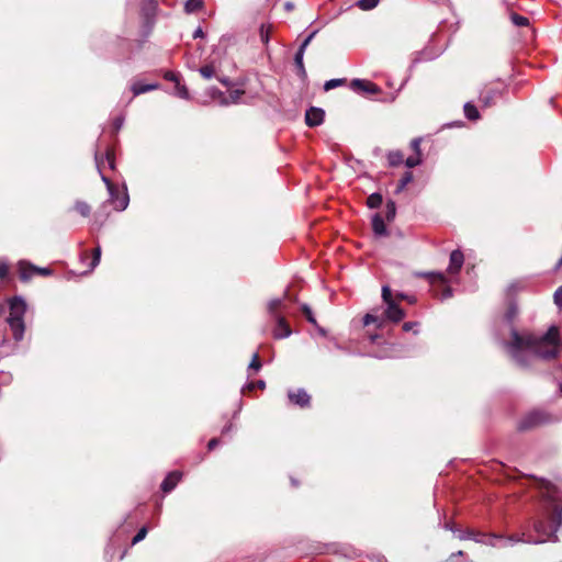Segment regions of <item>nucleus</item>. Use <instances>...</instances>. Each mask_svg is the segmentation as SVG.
<instances>
[{
  "mask_svg": "<svg viewBox=\"0 0 562 562\" xmlns=\"http://www.w3.org/2000/svg\"><path fill=\"white\" fill-rule=\"evenodd\" d=\"M510 336L512 339L504 345L512 358L520 366H528L524 351H529L546 361L555 359L559 355L560 338L559 329L555 326H551L547 333L540 336L530 331L519 333L512 327Z\"/></svg>",
  "mask_w": 562,
  "mask_h": 562,
  "instance_id": "obj_1",
  "label": "nucleus"
},
{
  "mask_svg": "<svg viewBox=\"0 0 562 562\" xmlns=\"http://www.w3.org/2000/svg\"><path fill=\"white\" fill-rule=\"evenodd\" d=\"M562 524V503L553 496L548 495L543 497L541 508L538 517L533 522L535 531L538 533V539L528 540V542L542 543L548 540L557 541L555 536L559 527Z\"/></svg>",
  "mask_w": 562,
  "mask_h": 562,
  "instance_id": "obj_2",
  "label": "nucleus"
},
{
  "mask_svg": "<svg viewBox=\"0 0 562 562\" xmlns=\"http://www.w3.org/2000/svg\"><path fill=\"white\" fill-rule=\"evenodd\" d=\"M26 313V303L21 296H14L9 302V316L7 322L16 341L23 339L25 331L24 315Z\"/></svg>",
  "mask_w": 562,
  "mask_h": 562,
  "instance_id": "obj_3",
  "label": "nucleus"
},
{
  "mask_svg": "<svg viewBox=\"0 0 562 562\" xmlns=\"http://www.w3.org/2000/svg\"><path fill=\"white\" fill-rule=\"evenodd\" d=\"M101 164L102 160L98 153L95 154V167L101 176V180L106 187V190L109 192L110 199L109 202H111L114 206V210L116 211H124L128 206L130 196L127 193L126 186L123 187V192L120 193L116 186L112 183V181L101 172Z\"/></svg>",
  "mask_w": 562,
  "mask_h": 562,
  "instance_id": "obj_4",
  "label": "nucleus"
},
{
  "mask_svg": "<svg viewBox=\"0 0 562 562\" xmlns=\"http://www.w3.org/2000/svg\"><path fill=\"white\" fill-rule=\"evenodd\" d=\"M382 300L385 304V310L382 314L383 322L390 321L393 323H398L405 317V312L400 307L396 299L393 297L392 291L389 285L382 286Z\"/></svg>",
  "mask_w": 562,
  "mask_h": 562,
  "instance_id": "obj_5",
  "label": "nucleus"
},
{
  "mask_svg": "<svg viewBox=\"0 0 562 562\" xmlns=\"http://www.w3.org/2000/svg\"><path fill=\"white\" fill-rule=\"evenodd\" d=\"M472 539L476 542L486 543L492 547L513 546L517 542L522 541V539L516 538L514 536H510L505 539L503 536H499V535H495V533L484 535V533H480V532H474V536L472 537Z\"/></svg>",
  "mask_w": 562,
  "mask_h": 562,
  "instance_id": "obj_6",
  "label": "nucleus"
},
{
  "mask_svg": "<svg viewBox=\"0 0 562 562\" xmlns=\"http://www.w3.org/2000/svg\"><path fill=\"white\" fill-rule=\"evenodd\" d=\"M547 422V415L542 412L527 414L518 424L519 430H528Z\"/></svg>",
  "mask_w": 562,
  "mask_h": 562,
  "instance_id": "obj_7",
  "label": "nucleus"
},
{
  "mask_svg": "<svg viewBox=\"0 0 562 562\" xmlns=\"http://www.w3.org/2000/svg\"><path fill=\"white\" fill-rule=\"evenodd\" d=\"M20 278L23 281H29L33 273H40L42 276H49L52 273L50 269L48 268H38L31 263H26L25 261H20Z\"/></svg>",
  "mask_w": 562,
  "mask_h": 562,
  "instance_id": "obj_8",
  "label": "nucleus"
},
{
  "mask_svg": "<svg viewBox=\"0 0 562 562\" xmlns=\"http://www.w3.org/2000/svg\"><path fill=\"white\" fill-rule=\"evenodd\" d=\"M244 93H245L244 90L235 89V90L229 91L228 97H225L224 93L222 91H220L218 89H215V88L212 89V97L213 98L218 97L221 105H229V104L238 103Z\"/></svg>",
  "mask_w": 562,
  "mask_h": 562,
  "instance_id": "obj_9",
  "label": "nucleus"
},
{
  "mask_svg": "<svg viewBox=\"0 0 562 562\" xmlns=\"http://www.w3.org/2000/svg\"><path fill=\"white\" fill-rule=\"evenodd\" d=\"M276 326L273 328V337L276 339L288 338L292 331L291 328L282 315H274Z\"/></svg>",
  "mask_w": 562,
  "mask_h": 562,
  "instance_id": "obj_10",
  "label": "nucleus"
},
{
  "mask_svg": "<svg viewBox=\"0 0 562 562\" xmlns=\"http://www.w3.org/2000/svg\"><path fill=\"white\" fill-rule=\"evenodd\" d=\"M288 397L291 403L300 406V407H306L310 405L311 396L304 389H297L295 391H289Z\"/></svg>",
  "mask_w": 562,
  "mask_h": 562,
  "instance_id": "obj_11",
  "label": "nucleus"
},
{
  "mask_svg": "<svg viewBox=\"0 0 562 562\" xmlns=\"http://www.w3.org/2000/svg\"><path fill=\"white\" fill-rule=\"evenodd\" d=\"M324 116L325 113L322 109L312 106L305 112V123L310 127L318 126L323 123Z\"/></svg>",
  "mask_w": 562,
  "mask_h": 562,
  "instance_id": "obj_12",
  "label": "nucleus"
},
{
  "mask_svg": "<svg viewBox=\"0 0 562 562\" xmlns=\"http://www.w3.org/2000/svg\"><path fill=\"white\" fill-rule=\"evenodd\" d=\"M351 88L363 93H378L380 91V88L375 83L364 79H353L351 81Z\"/></svg>",
  "mask_w": 562,
  "mask_h": 562,
  "instance_id": "obj_13",
  "label": "nucleus"
},
{
  "mask_svg": "<svg viewBox=\"0 0 562 562\" xmlns=\"http://www.w3.org/2000/svg\"><path fill=\"white\" fill-rule=\"evenodd\" d=\"M464 262V256L460 250H453L450 254L448 272L450 274H456L460 271Z\"/></svg>",
  "mask_w": 562,
  "mask_h": 562,
  "instance_id": "obj_14",
  "label": "nucleus"
},
{
  "mask_svg": "<svg viewBox=\"0 0 562 562\" xmlns=\"http://www.w3.org/2000/svg\"><path fill=\"white\" fill-rule=\"evenodd\" d=\"M181 477H182V473L179 472V471H172L170 472L166 477L165 480L162 481L161 483V490L165 492V493H169L171 492L176 486L177 484L181 481Z\"/></svg>",
  "mask_w": 562,
  "mask_h": 562,
  "instance_id": "obj_15",
  "label": "nucleus"
},
{
  "mask_svg": "<svg viewBox=\"0 0 562 562\" xmlns=\"http://www.w3.org/2000/svg\"><path fill=\"white\" fill-rule=\"evenodd\" d=\"M372 229L375 236H386L389 234L384 220L379 213L372 216Z\"/></svg>",
  "mask_w": 562,
  "mask_h": 562,
  "instance_id": "obj_16",
  "label": "nucleus"
},
{
  "mask_svg": "<svg viewBox=\"0 0 562 562\" xmlns=\"http://www.w3.org/2000/svg\"><path fill=\"white\" fill-rule=\"evenodd\" d=\"M159 83H142V82H134L131 87L133 95H139L142 93H146L149 91L157 90L159 88Z\"/></svg>",
  "mask_w": 562,
  "mask_h": 562,
  "instance_id": "obj_17",
  "label": "nucleus"
},
{
  "mask_svg": "<svg viewBox=\"0 0 562 562\" xmlns=\"http://www.w3.org/2000/svg\"><path fill=\"white\" fill-rule=\"evenodd\" d=\"M97 153L102 160L101 168L103 167L104 161H106L110 169H115L114 150L112 148H106L104 156L98 149L95 150L94 155Z\"/></svg>",
  "mask_w": 562,
  "mask_h": 562,
  "instance_id": "obj_18",
  "label": "nucleus"
},
{
  "mask_svg": "<svg viewBox=\"0 0 562 562\" xmlns=\"http://www.w3.org/2000/svg\"><path fill=\"white\" fill-rule=\"evenodd\" d=\"M156 1L155 0H146L145 5L143 7L142 11L145 18V21L147 24L151 23V20L154 18V13L156 10Z\"/></svg>",
  "mask_w": 562,
  "mask_h": 562,
  "instance_id": "obj_19",
  "label": "nucleus"
},
{
  "mask_svg": "<svg viewBox=\"0 0 562 562\" xmlns=\"http://www.w3.org/2000/svg\"><path fill=\"white\" fill-rule=\"evenodd\" d=\"M304 53H305V50L299 48L297 52L295 53V56H294V63H295V66H296V69H297V75L301 78H305L306 77V70H305V67H304V64H303Z\"/></svg>",
  "mask_w": 562,
  "mask_h": 562,
  "instance_id": "obj_20",
  "label": "nucleus"
},
{
  "mask_svg": "<svg viewBox=\"0 0 562 562\" xmlns=\"http://www.w3.org/2000/svg\"><path fill=\"white\" fill-rule=\"evenodd\" d=\"M499 94L498 90L488 89L481 93L480 100L484 106H490L494 103V99Z\"/></svg>",
  "mask_w": 562,
  "mask_h": 562,
  "instance_id": "obj_21",
  "label": "nucleus"
},
{
  "mask_svg": "<svg viewBox=\"0 0 562 562\" xmlns=\"http://www.w3.org/2000/svg\"><path fill=\"white\" fill-rule=\"evenodd\" d=\"M464 115L470 121H475L480 117L479 110L471 102H467L463 106Z\"/></svg>",
  "mask_w": 562,
  "mask_h": 562,
  "instance_id": "obj_22",
  "label": "nucleus"
},
{
  "mask_svg": "<svg viewBox=\"0 0 562 562\" xmlns=\"http://www.w3.org/2000/svg\"><path fill=\"white\" fill-rule=\"evenodd\" d=\"M279 308H282L283 311H285V310H286L285 304H284V302H283V299H273V300H271V301L269 302V304H268V310H269V313H270L272 316H274V315H279V314L277 313V311H278Z\"/></svg>",
  "mask_w": 562,
  "mask_h": 562,
  "instance_id": "obj_23",
  "label": "nucleus"
},
{
  "mask_svg": "<svg viewBox=\"0 0 562 562\" xmlns=\"http://www.w3.org/2000/svg\"><path fill=\"white\" fill-rule=\"evenodd\" d=\"M403 154L400 150L390 151L387 154L389 165L392 167L400 166L403 162Z\"/></svg>",
  "mask_w": 562,
  "mask_h": 562,
  "instance_id": "obj_24",
  "label": "nucleus"
},
{
  "mask_svg": "<svg viewBox=\"0 0 562 562\" xmlns=\"http://www.w3.org/2000/svg\"><path fill=\"white\" fill-rule=\"evenodd\" d=\"M413 181V173L411 171H406L401 180L398 181V184L396 187V190H395V193L398 194L401 193L408 183H411Z\"/></svg>",
  "mask_w": 562,
  "mask_h": 562,
  "instance_id": "obj_25",
  "label": "nucleus"
},
{
  "mask_svg": "<svg viewBox=\"0 0 562 562\" xmlns=\"http://www.w3.org/2000/svg\"><path fill=\"white\" fill-rule=\"evenodd\" d=\"M370 324H375L378 328H381L383 326V318L381 316L368 313L363 316V325L368 326Z\"/></svg>",
  "mask_w": 562,
  "mask_h": 562,
  "instance_id": "obj_26",
  "label": "nucleus"
},
{
  "mask_svg": "<svg viewBox=\"0 0 562 562\" xmlns=\"http://www.w3.org/2000/svg\"><path fill=\"white\" fill-rule=\"evenodd\" d=\"M383 202L382 195L378 192L370 194L367 199V205L370 209H378Z\"/></svg>",
  "mask_w": 562,
  "mask_h": 562,
  "instance_id": "obj_27",
  "label": "nucleus"
},
{
  "mask_svg": "<svg viewBox=\"0 0 562 562\" xmlns=\"http://www.w3.org/2000/svg\"><path fill=\"white\" fill-rule=\"evenodd\" d=\"M445 528L453 531L454 533L458 532L459 539H472V537L474 536V532H475L473 530H457L452 527V525L450 522H447L445 525Z\"/></svg>",
  "mask_w": 562,
  "mask_h": 562,
  "instance_id": "obj_28",
  "label": "nucleus"
},
{
  "mask_svg": "<svg viewBox=\"0 0 562 562\" xmlns=\"http://www.w3.org/2000/svg\"><path fill=\"white\" fill-rule=\"evenodd\" d=\"M203 5V0H187L184 3V10L188 13H193L200 10Z\"/></svg>",
  "mask_w": 562,
  "mask_h": 562,
  "instance_id": "obj_29",
  "label": "nucleus"
},
{
  "mask_svg": "<svg viewBox=\"0 0 562 562\" xmlns=\"http://www.w3.org/2000/svg\"><path fill=\"white\" fill-rule=\"evenodd\" d=\"M424 276L429 278L431 283L446 284L447 282V279L442 272H427L424 273Z\"/></svg>",
  "mask_w": 562,
  "mask_h": 562,
  "instance_id": "obj_30",
  "label": "nucleus"
},
{
  "mask_svg": "<svg viewBox=\"0 0 562 562\" xmlns=\"http://www.w3.org/2000/svg\"><path fill=\"white\" fill-rule=\"evenodd\" d=\"M380 0H358L357 7L363 11H369L374 9L379 4Z\"/></svg>",
  "mask_w": 562,
  "mask_h": 562,
  "instance_id": "obj_31",
  "label": "nucleus"
},
{
  "mask_svg": "<svg viewBox=\"0 0 562 562\" xmlns=\"http://www.w3.org/2000/svg\"><path fill=\"white\" fill-rule=\"evenodd\" d=\"M199 72L200 75L204 78V79H211L214 77L215 75V68L212 64H207V65H204L202 66L200 69H199Z\"/></svg>",
  "mask_w": 562,
  "mask_h": 562,
  "instance_id": "obj_32",
  "label": "nucleus"
},
{
  "mask_svg": "<svg viewBox=\"0 0 562 562\" xmlns=\"http://www.w3.org/2000/svg\"><path fill=\"white\" fill-rule=\"evenodd\" d=\"M175 89H176V94L179 98L184 99V100L190 99V93H189L188 88L184 85H182L180 81H177V83L175 85Z\"/></svg>",
  "mask_w": 562,
  "mask_h": 562,
  "instance_id": "obj_33",
  "label": "nucleus"
},
{
  "mask_svg": "<svg viewBox=\"0 0 562 562\" xmlns=\"http://www.w3.org/2000/svg\"><path fill=\"white\" fill-rule=\"evenodd\" d=\"M75 209L78 213H80L83 217H87L90 215L91 207L88 203L83 201H77L75 204Z\"/></svg>",
  "mask_w": 562,
  "mask_h": 562,
  "instance_id": "obj_34",
  "label": "nucleus"
},
{
  "mask_svg": "<svg viewBox=\"0 0 562 562\" xmlns=\"http://www.w3.org/2000/svg\"><path fill=\"white\" fill-rule=\"evenodd\" d=\"M396 215V204L394 201H387L386 203V210H385V217L386 221L392 222L395 218Z\"/></svg>",
  "mask_w": 562,
  "mask_h": 562,
  "instance_id": "obj_35",
  "label": "nucleus"
},
{
  "mask_svg": "<svg viewBox=\"0 0 562 562\" xmlns=\"http://www.w3.org/2000/svg\"><path fill=\"white\" fill-rule=\"evenodd\" d=\"M517 315H518V307H517L516 303H510L508 308H507V311H506L505 319L509 324H512Z\"/></svg>",
  "mask_w": 562,
  "mask_h": 562,
  "instance_id": "obj_36",
  "label": "nucleus"
},
{
  "mask_svg": "<svg viewBox=\"0 0 562 562\" xmlns=\"http://www.w3.org/2000/svg\"><path fill=\"white\" fill-rule=\"evenodd\" d=\"M510 20L516 26H527L529 24L528 18L519 15L517 13H513L510 15Z\"/></svg>",
  "mask_w": 562,
  "mask_h": 562,
  "instance_id": "obj_37",
  "label": "nucleus"
},
{
  "mask_svg": "<svg viewBox=\"0 0 562 562\" xmlns=\"http://www.w3.org/2000/svg\"><path fill=\"white\" fill-rule=\"evenodd\" d=\"M301 308H302V312L305 315L307 322L311 323L314 326H317V322H316V319L314 317L312 308L307 304H303Z\"/></svg>",
  "mask_w": 562,
  "mask_h": 562,
  "instance_id": "obj_38",
  "label": "nucleus"
},
{
  "mask_svg": "<svg viewBox=\"0 0 562 562\" xmlns=\"http://www.w3.org/2000/svg\"><path fill=\"white\" fill-rule=\"evenodd\" d=\"M345 82L344 79H330V80H327L324 85V90L325 91H329L336 87H339L341 86L342 83Z\"/></svg>",
  "mask_w": 562,
  "mask_h": 562,
  "instance_id": "obj_39",
  "label": "nucleus"
},
{
  "mask_svg": "<svg viewBox=\"0 0 562 562\" xmlns=\"http://www.w3.org/2000/svg\"><path fill=\"white\" fill-rule=\"evenodd\" d=\"M100 259H101V248L98 246L93 250L92 260L90 263V270H93L99 265Z\"/></svg>",
  "mask_w": 562,
  "mask_h": 562,
  "instance_id": "obj_40",
  "label": "nucleus"
},
{
  "mask_svg": "<svg viewBox=\"0 0 562 562\" xmlns=\"http://www.w3.org/2000/svg\"><path fill=\"white\" fill-rule=\"evenodd\" d=\"M148 532V529L147 527H142L137 533L134 536L133 540H132V544H136L138 542H140L142 540L145 539L146 535Z\"/></svg>",
  "mask_w": 562,
  "mask_h": 562,
  "instance_id": "obj_41",
  "label": "nucleus"
},
{
  "mask_svg": "<svg viewBox=\"0 0 562 562\" xmlns=\"http://www.w3.org/2000/svg\"><path fill=\"white\" fill-rule=\"evenodd\" d=\"M269 33L270 26L262 24L259 30L260 40L262 43L267 44L269 42Z\"/></svg>",
  "mask_w": 562,
  "mask_h": 562,
  "instance_id": "obj_42",
  "label": "nucleus"
},
{
  "mask_svg": "<svg viewBox=\"0 0 562 562\" xmlns=\"http://www.w3.org/2000/svg\"><path fill=\"white\" fill-rule=\"evenodd\" d=\"M422 164V157L420 156H409L406 160H405V165L406 167L408 168H414L418 165Z\"/></svg>",
  "mask_w": 562,
  "mask_h": 562,
  "instance_id": "obj_43",
  "label": "nucleus"
},
{
  "mask_svg": "<svg viewBox=\"0 0 562 562\" xmlns=\"http://www.w3.org/2000/svg\"><path fill=\"white\" fill-rule=\"evenodd\" d=\"M261 368V362L259 360V355L257 352L254 353L252 359L248 366L249 370L259 371Z\"/></svg>",
  "mask_w": 562,
  "mask_h": 562,
  "instance_id": "obj_44",
  "label": "nucleus"
},
{
  "mask_svg": "<svg viewBox=\"0 0 562 562\" xmlns=\"http://www.w3.org/2000/svg\"><path fill=\"white\" fill-rule=\"evenodd\" d=\"M318 29L312 31L306 37L305 40L302 42V44L300 45L299 48L303 49V50H306V47L310 45V43L312 42V40L316 36V34L318 33Z\"/></svg>",
  "mask_w": 562,
  "mask_h": 562,
  "instance_id": "obj_45",
  "label": "nucleus"
},
{
  "mask_svg": "<svg viewBox=\"0 0 562 562\" xmlns=\"http://www.w3.org/2000/svg\"><path fill=\"white\" fill-rule=\"evenodd\" d=\"M420 142L422 139L420 138H414L412 139L411 142V147L412 149L415 151V154L417 156H422V151H420Z\"/></svg>",
  "mask_w": 562,
  "mask_h": 562,
  "instance_id": "obj_46",
  "label": "nucleus"
},
{
  "mask_svg": "<svg viewBox=\"0 0 562 562\" xmlns=\"http://www.w3.org/2000/svg\"><path fill=\"white\" fill-rule=\"evenodd\" d=\"M553 301L559 307L562 306V285L555 290L553 294Z\"/></svg>",
  "mask_w": 562,
  "mask_h": 562,
  "instance_id": "obj_47",
  "label": "nucleus"
},
{
  "mask_svg": "<svg viewBox=\"0 0 562 562\" xmlns=\"http://www.w3.org/2000/svg\"><path fill=\"white\" fill-rule=\"evenodd\" d=\"M394 299H396L397 302L400 300H406L409 304H414L416 302V299L414 296H408L404 293H397Z\"/></svg>",
  "mask_w": 562,
  "mask_h": 562,
  "instance_id": "obj_48",
  "label": "nucleus"
},
{
  "mask_svg": "<svg viewBox=\"0 0 562 562\" xmlns=\"http://www.w3.org/2000/svg\"><path fill=\"white\" fill-rule=\"evenodd\" d=\"M164 77L166 80L175 82V85L180 81L179 75L172 71H167Z\"/></svg>",
  "mask_w": 562,
  "mask_h": 562,
  "instance_id": "obj_49",
  "label": "nucleus"
},
{
  "mask_svg": "<svg viewBox=\"0 0 562 562\" xmlns=\"http://www.w3.org/2000/svg\"><path fill=\"white\" fill-rule=\"evenodd\" d=\"M123 123H124V117L123 116L115 117L114 121H113V130H114V132H119L122 128Z\"/></svg>",
  "mask_w": 562,
  "mask_h": 562,
  "instance_id": "obj_50",
  "label": "nucleus"
},
{
  "mask_svg": "<svg viewBox=\"0 0 562 562\" xmlns=\"http://www.w3.org/2000/svg\"><path fill=\"white\" fill-rule=\"evenodd\" d=\"M266 383L262 380H258L257 382H251L247 384V389L252 390L255 387L265 389Z\"/></svg>",
  "mask_w": 562,
  "mask_h": 562,
  "instance_id": "obj_51",
  "label": "nucleus"
},
{
  "mask_svg": "<svg viewBox=\"0 0 562 562\" xmlns=\"http://www.w3.org/2000/svg\"><path fill=\"white\" fill-rule=\"evenodd\" d=\"M452 296V289L450 286H446L441 294V300H446Z\"/></svg>",
  "mask_w": 562,
  "mask_h": 562,
  "instance_id": "obj_52",
  "label": "nucleus"
},
{
  "mask_svg": "<svg viewBox=\"0 0 562 562\" xmlns=\"http://www.w3.org/2000/svg\"><path fill=\"white\" fill-rule=\"evenodd\" d=\"M417 325H418V323H416V322H406V323L403 324V330L404 331H409L414 327H416Z\"/></svg>",
  "mask_w": 562,
  "mask_h": 562,
  "instance_id": "obj_53",
  "label": "nucleus"
},
{
  "mask_svg": "<svg viewBox=\"0 0 562 562\" xmlns=\"http://www.w3.org/2000/svg\"><path fill=\"white\" fill-rule=\"evenodd\" d=\"M9 271V268L5 263H0V279H3L7 277Z\"/></svg>",
  "mask_w": 562,
  "mask_h": 562,
  "instance_id": "obj_54",
  "label": "nucleus"
},
{
  "mask_svg": "<svg viewBox=\"0 0 562 562\" xmlns=\"http://www.w3.org/2000/svg\"><path fill=\"white\" fill-rule=\"evenodd\" d=\"M218 443H220V440L217 438H213L209 441L207 449L213 450Z\"/></svg>",
  "mask_w": 562,
  "mask_h": 562,
  "instance_id": "obj_55",
  "label": "nucleus"
},
{
  "mask_svg": "<svg viewBox=\"0 0 562 562\" xmlns=\"http://www.w3.org/2000/svg\"><path fill=\"white\" fill-rule=\"evenodd\" d=\"M194 38H202L204 37V32L201 27H198L193 33Z\"/></svg>",
  "mask_w": 562,
  "mask_h": 562,
  "instance_id": "obj_56",
  "label": "nucleus"
},
{
  "mask_svg": "<svg viewBox=\"0 0 562 562\" xmlns=\"http://www.w3.org/2000/svg\"><path fill=\"white\" fill-rule=\"evenodd\" d=\"M284 9H285L286 11H292V10L294 9V3H293V2H290V1L285 2V3H284Z\"/></svg>",
  "mask_w": 562,
  "mask_h": 562,
  "instance_id": "obj_57",
  "label": "nucleus"
},
{
  "mask_svg": "<svg viewBox=\"0 0 562 562\" xmlns=\"http://www.w3.org/2000/svg\"><path fill=\"white\" fill-rule=\"evenodd\" d=\"M561 267H562V255H561V258L559 259L558 263L555 265L554 270H559Z\"/></svg>",
  "mask_w": 562,
  "mask_h": 562,
  "instance_id": "obj_58",
  "label": "nucleus"
},
{
  "mask_svg": "<svg viewBox=\"0 0 562 562\" xmlns=\"http://www.w3.org/2000/svg\"><path fill=\"white\" fill-rule=\"evenodd\" d=\"M220 81L225 86L229 85V80L227 78H221Z\"/></svg>",
  "mask_w": 562,
  "mask_h": 562,
  "instance_id": "obj_59",
  "label": "nucleus"
},
{
  "mask_svg": "<svg viewBox=\"0 0 562 562\" xmlns=\"http://www.w3.org/2000/svg\"><path fill=\"white\" fill-rule=\"evenodd\" d=\"M232 427H233V425H232V424H229L228 426H225V427L223 428V434H225V432L229 431V430L232 429Z\"/></svg>",
  "mask_w": 562,
  "mask_h": 562,
  "instance_id": "obj_60",
  "label": "nucleus"
},
{
  "mask_svg": "<svg viewBox=\"0 0 562 562\" xmlns=\"http://www.w3.org/2000/svg\"><path fill=\"white\" fill-rule=\"evenodd\" d=\"M376 338H378V335L370 336V339H371L372 342L375 341Z\"/></svg>",
  "mask_w": 562,
  "mask_h": 562,
  "instance_id": "obj_61",
  "label": "nucleus"
},
{
  "mask_svg": "<svg viewBox=\"0 0 562 562\" xmlns=\"http://www.w3.org/2000/svg\"><path fill=\"white\" fill-rule=\"evenodd\" d=\"M291 482H292V484H293L294 486H297V482H296V480H295V479H291Z\"/></svg>",
  "mask_w": 562,
  "mask_h": 562,
  "instance_id": "obj_62",
  "label": "nucleus"
},
{
  "mask_svg": "<svg viewBox=\"0 0 562 562\" xmlns=\"http://www.w3.org/2000/svg\"><path fill=\"white\" fill-rule=\"evenodd\" d=\"M319 329V333L325 335V330L323 328H318Z\"/></svg>",
  "mask_w": 562,
  "mask_h": 562,
  "instance_id": "obj_63",
  "label": "nucleus"
},
{
  "mask_svg": "<svg viewBox=\"0 0 562 562\" xmlns=\"http://www.w3.org/2000/svg\"><path fill=\"white\" fill-rule=\"evenodd\" d=\"M560 390H561V392H562V383L560 384Z\"/></svg>",
  "mask_w": 562,
  "mask_h": 562,
  "instance_id": "obj_64",
  "label": "nucleus"
}]
</instances>
